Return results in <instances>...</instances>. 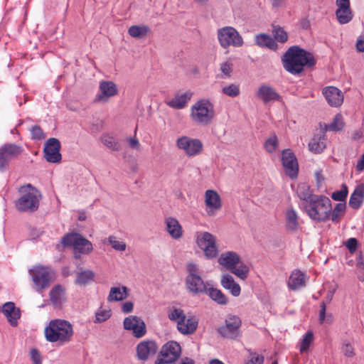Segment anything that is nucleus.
Returning a JSON list of instances; mask_svg holds the SVG:
<instances>
[{
	"label": "nucleus",
	"instance_id": "nucleus-52",
	"mask_svg": "<svg viewBox=\"0 0 364 364\" xmlns=\"http://www.w3.org/2000/svg\"><path fill=\"white\" fill-rule=\"evenodd\" d=\"M111 316L109 310H99L95 314V322L102 323L107 321Z\"/></svg>",
	"mask_w": 364,
	"mask_h": 364
},
{
	"label": "nucleus",
	"instance_id": "nucleus-60",
	"mask_svg": "<svg viewBox=\"0 0 364 364\" xmlns=\"http://www.w3.org/2000/svg\"><path fill=\"white\" fill-rule=\"evenodd\" d=\"M356 50L358 52L363 53L364 52V36H360L356 42L355 44Z\"/></svg>",
	"mask_w": 364,
	"mask_h": 364
},
{
	"label": "nucleus",
	"instance_id": "nucleus-42",
	"mask_svg": "<svg viewBox=\"0 0 364 364\" xmlns=\"http://www.w3.org/2000/svg\"><path fill=\"white\" fill-rule=\"evenodd\" d=\"M336 18L341 24H346L350 22L353 18V13L350 9L348 10H336Z\"/></svg>",
	"mask_w": 364,
	"mask_h": 364
},
{
	"label": "nucleus",
	"instance_id": "nucleus-24",
	"mask_svg": "<svg viewBox=\"0 0 364 364\" xmlns=\"http://www.w3.org/2000/svg\"><path fill=\"white\" fill-rule=\"evenodd\" d=\"M326 101L331 107H338L343 101V95L340 90L336 87H326L322 92Z\"/></svg>",
	"mask_w": 364,
	"mask_h": 364
},
{
	"label": "nucleus",
	"instance_id": "nucleus-48",
	"mask_svg": "<svg viewBox=\"0 0 364 364\" xmlns=\"http://www.w3.org/2000/svg\"><path fill=\"white\" fill-rule=\"evenodd\" d=\"M320 307L319 322L322 323L326 321L328 323H331L333 321V316L331 314H326V309L325 301H321Z\"/></svg>",
	"mask_w": 364,
	"mask_h": 364
},
{
	"label": "nucleus",
	"instance_id": "nucleus-15",
	"mask_svg": "<svg viewBox=\"0 0 364 364\" xmlns=\"http://www.w3.org/2000/svg\"><path fill=\"white\" fill-rule=\"evenodd\" d=\"M176 146L184 151L186 156L191 157L200 154L203 151V144L198 139L183 136L177 139Z\"/></svg>",
	"mask_w": 364,
	"mask_h": 364
},
{
	"label": "nucleus",
	"instance_id": "nucleus-23",
	"mask_svg": "<svg viewBox=\"0 0 364 364\" xmlns=\"http://www.w3.org/2000/svg\"><path fill=\"white\" fill-rule=\"evenodd\" d=\"M0 311L3 312L11 326H18V321L21 318V311L15 306L14 302L5 303L2 307H0Z\"/></svg>",
	"mask_w": 364,
	"mask_h": 364
},
{
	"label": "nucleus",
	"instance_id": "nucleus-39",
	"mask_svg": "<svg viewBox=\"0 0 364 364\" xmlns=\"http://www.w3.org/2000/svg\"><path fill=\"white\" fill-rule=\"evenodd\" d=\"M149 32V28L145 25L132 26L128 30L129 34L132 37L136 38H141L146 36Z\"/></svg>",
	"mask_w": 364,
	"mask_h": 364
},
{
	"label": "nucleus",
	"instance_id": "nucleus-36",
	"mask_svg": "<svg viewBox=\"0 0 364 364\" xmlns=\"http://www.w3.org/2000/svg\"><path fill=\"white\" fill-rule=\"evenodd\" d=\"M206 294L215 302L225 305L228 303L227 296L220 290L213 287H208Z\"/></svg>",
	"mask_w": 364,
	"mask_h": 364
},
{
	"label": "nucleus",
	"instance_id": "nucleus-51",
	"mask_svg": "<svg viewBox=\"0 0 364 364\" xmlns=\"http://www.w3.org/2000/svg\"><path fill=\"white\" fill-rule=\"evenodd\" d=\"M108 241L112 245V247L117 251H124L126 249V244L117 240L114 236H109Z\"/></svg>",
	"mask_w": 364,
	"mask_h": 364
},
{
	"label": "nucleus",
	"instance_id": "nucleus-59",
	"mask_svg": "<svg viewBox=\"0 0 364 364\" xmlns=\"http://www.w3.org/2000/svg\"><path fill=\"white\" fill-rule=\"evenodd\" d=\"M134 304L132 301H126L122 305V311L124 314H128L132 311Z\"/></svg>",
	"mask_w": 364,
	"mask_h": 364
},
{
	"label": "nucleus",
	"instance_id": "nucleus-1",
	"mask_svg": "<svg viewBox=\"0 0 364 364\" xmlns=\"http://www.w3.org/2000/svg\"><path fill=\"white\" fill-rule=\"evenodd\" d=\"M282 63L285 70L296 75H300L304 70V67L314 66L316 60L312 53L297 46H293L282 55Z\"/></svg>",
	"mask_w": 364,
	"mask_h": 364
},
{
	"label": "nucleus",
	"instance_id": "nucleus-20",
	"mask_svg": "<svg viewBox=\"0 0 364 364\" xmlns=\"http://www.w3.org/2000/svg\"><path fill=\"white\" fill-rule=\"evenodd\" d=\"M158 346L153 341H141L136 348V358L139 360L145 362L150 356L156 353Z\"/></svg>",
	"mask_w": 364,
	"mask_h": 364
},
{
	"label": "nucleus",
	"instance_id": "nucleus-27",
	"mask_svg": "<svg viewBox=\"0 0 364 364\" xmlns=\"http://www.w3.org/2000/svg\"><path fill=\"white\" fill-rule=\"evenodd\" d=\"M325 131L321 130L314 134L309 143V150L314 154L321 153L326 148Z\"/></svg>",
	"mask_w": 364,
	"mask_h": 364
},
{
	"label": "nucleus",
	"instance_id": "nucleus-30",
	"mask_svg": "<svg viewBox=\"0 0 364 364\" xmlns=\"http://www.w3.org/2000/svg\"><path fill=\"white\" fill-rule=\"evenodd\" d=\"M363 198L364 186H358L350 197L349 205L353 209H358L363 201Z\"/></svg>",
	"mask_w": 364,
	"mask_h": 364
},
{
	"label": "nucleus",
	"instance_id": "nucleus-41",
	"mask_svg": "<svg viewBox=\"0 0 364 364\" xmlns=\"http://www.w3.org/2000/svg\"><path fill=\"white\" fill-rule=\"evenodd\" d=\"M272 34L274 36V41H277L280 43H285L288 40L287 33L279 26H272Z\"/></svg>",
	"mask_w": 364,
	"mask_h": 364
},
{
	"label": "nucleus",
	"instance_id": "nucleus-18",
	"mask_svg": "<svg viewBox=\"0 0 364 364\" xmlns=\"http://www.w3.org/2000/svg\"><path fill=\"white\" fill-rule=\"evenodd\" d=\"M126 330L132 331L136 338H141L146 334V329L144 321L136 316H129L124 318L123 322Z\"/></svg>",
	"mask_w": 364,
	"mask_h": 364
},
{
	"label": "nucleus",
	"instance_id": "nucleus-64",
	"mask_svg": "<svg viewBox=\"0 0 364 364\" xmlns=\"http://www.w3.org/2000/svg\"><path fill=\"white\" fill-rule=\"evenodd\" d=\"M181 364H196L195 361L188 357L183 358L181 360Z\"/></svg>",
	"mask_w": 364,
	"mask_h": 364
},
{
	"label": "nucleus",
	"instance_id": "nucleus-44",
	"mask_svg": "<svg viewBox=\"0 0 364 364\" xmlns=\"http://www.w3.org/2000/svg\"><path fill=\"white\" fill-rule=\"evenodd\" d=\"M278 146V139L276 134L272 135L264 142V147L267 152L273 153Z\"/></svg>",
	"mask_w": 364,
	"mask_h": 364
},
{
	"label": "nucleus",
	"instance_id": "nucleus-7",
	"mask_svg": "<svg viewBox=\"0 0 364 364\" xmlns=\"http://www.w3.org/2000/svg\"><path fill=\"white\" fill-rule=\"evenodd\" d=\"M61 244L65 247L73 246L75 258H80L78 254H89L93 249L92 243L77 232L65 235L61 238Z\"/></svg>",
	"mask_w": 364,
	"mask_h": 364
},
{
	"label": "nucleus",
	"instance_id": "nucleus-35",
	"mask_svg": "<svg viewBox=\"0 0 364 364\" xmlns=\"http://www.w3.org/2000/svg\"><path fill=\"white\" fill-rule=\"evenodd\" d=\"M297 196L298 197L304 201V203H309L311 198L316 197L317 195L312 194L310 191V187L306 183H301L297 188Z\"/></svg>",
	"mask_w": 364,
	"mask_h": 364
},
{
	"label": "nucleus",
	"instance_id": "nucleus-22",
	"mask_svg": "<svg viewBox=\"0 0 364 364\" xmlns=\"http://www.w3.org/2000/svg\"><path fill=\"white\" fill-rule=\"evenodd\" d=\"M205 203L207 213L209 215L215 214V211L222 208V201L220 195L213 190H207L205 193Z\"/></svg>",
	"mask_w": 364,
	"mask_h": 364
},
{
	"label": "nucleus",
	"instance_id": "nucleus-58",
	"mask_svg": "<svg viewBox=\"0 0 364 364\" xmlns=\"http://www.w3.org/2000/svg\"><path fill=\"white\" fill-rule=\"evenodd\" d=\"M337 10H348L350 9L349 0H336Z\"/></svg>",
	"mask_w": 364,
	"mask_h": 364
},
{
	"label": "nucleus",
	"instance_id": "nucleus-2",
	"mask_svg": "<svg viewBox=\"0 0 364 364\" xmlns=\"http://www.w3.org/2000/svg\"><path fill=\"white\" fill-rule=\"evenodd\" d=\"M45 337L49 342H58L63 345L71 341L73 336V326L70 322L63 319H54L44 330Z\"/></svg>",
	"mask_w": 364,
	"mask_h": 364
},
{
	"label": "nucleus",
	"instance_id": "nucleus-29",
	"mask_svg": "<svg viewBox=\"0 0 364 364\" xmlns=\"http://www.w3.org/2000/svg\"><path fill=\"white\" fill-rule=\"evenodd\" d=\"M256 44L261 48H267L272 50L278 48V45L274 39L266 33H259L255 36Z\"/></svg>",
	"mask_w": 364,
	"mask_h": 364
},
{
	"label": "nucleus",
	"instance_id": "nucleus-54",
	"mask_svg": "<svg viewBox=\"0 0 364 364\" xmlns=\"http://www.w3.org/2000/svg\"><path fill=\"white\" fill-rule=\"evenodd\" d=\"M264 357L256 353H250V360L246 364H263Z\"/></svg>",
	"mask_w": 364,
	"mask_h": 364
},
{
	"label": "nucleus",
	"instance_id": "nucleus-40",
	"mask_svg": "<svg viewBox=\"0 0 364 364\" xmlns=\"http://www.w3.org/2000/svg\"><path fill=\"white\" fill-rule=\"evenodd\" d=\"M346 203H338L334 209L332 210L330 215V218L331 220L334 223L338 222L341 217L344 215L346 210Z\"/></svg>",
	"mask_w": 364,
	"mask_h": 364
},
{
	"label": "nucleus",
	"instance_id": "nucleus-43",
	"mask_svg": "<svg viewBox=\"0 0 364 364\" xmlns=\"http://www.w3.org/2000/svg\"><path fill=\"white\" fill-rule=\"evenodd\" d=\"M343 127V122L342 121V117L340 114H336L333 119V121L328 125H326V130L330 131H339Z\"/></svg>",
	"mask_w": 364,
	"mask_h": 364
},
{
	"label": "nucleus",
	"instance_id": "nucleus-38",
	"mask_svg": "<svg viewBox=\"0 0 364 364\" xmlns=\"http://www.w3.org/2000/svg\"><path fill=\"white\" fill-rule=\"evenodd\" d=\"M287 218V228L291 231H294L297 229L298 216L296 211L293 208H289L286 213Z\"/></svg>",
	"mask_w": 364,
	"mask_h": 364
},
{
	"label": "nucleus",
	"instance_id": "nucleus-37",
	"mask_svg": "<svg viewBox=\"0 0 364 364\" xmlns=\"http://www.w3.org/2000/svg\"><path fill=\"white\" fill-rule=\"evenodd\" d=\"M95 272L92 270H84L77 273L75 283L78 285H86L93 281Z\"/></svg>",
	"mask_w": 364,
	"mask_h": 364
},
{
	"label": "nucleus",
	"instance_id": "nucleus-19",
	"mask_svg": "<svg viewBox=\"0 0 364 364\" xmlns=\"http://www.w3.org/2000/svg\"><path fill=\"white\" fill-rule=\"evenodd\" d=\"M118 89L114 82L109 80H103L100 82L99 93L95 98V102L105 103L108 100L117 95Z\"/></svg>",
	"mask_w": 364,
	"mask_h": 364
},
{
	"label": "nucleus",
	"instance_id": "nucleus-5",
	"mask_svg": "<svg viewBox=\"0 0 364 364\" xmlns=\"http://www.w3.org/2000/svg\"><path fill=\"white\" fill-rule=\"evenodd\" d=\"M170 321L177 323V330L183 335L193 334L197 329L198 320L192 316L186 318L183 309L173 307L168 313Z\"/></svg>",
	"mask_w": 364,
	"mask_h": 364
},
{
	"label": "nucleus",
	"instance_id": "nucleus-3",
	"mask_svg": "<svg viewBox=\"0 0 364 364\" xmlns=\"http://www.w3.org/2000/svg\"><path fill=\"white\" fill-rule=\"evenodd\" d=\"M304 208L307 215L314 220L326 221L330 218L331 202L324 196H316L311 198L309 203H304Z\"/></svg>",
	"mask_w": 364,
	"mask_h": 364
},
{
	"label": "nucleus",
	"instance_id": "nucleus-28",
	"mask_svg": "<svg viewBox=\"0 0 364 364\" xmlns=\"http://www.w3.org/2000/svg\"><path fill=\"white\" fill-rule=\"evenodd\" d=\"M192 94L190 92H186L182 94H176L175 97L168 100L166 104L170 107L180 109L186 107L188 101L191 98Z\"/></svg>",
	"mask_w": 364,
	"mask_h": 364
},
{
	"label": "nucleus",
	"instance_id": "nucleus-63",
	"mask_svg": "<svg viewBox=\"0 0 364 364\" xmlns=\"http://www.w3.org/2000/svg\"><path fill=\"white\" fill-rule=\"evenodd\" d=\"M356 169L358 171H362L364 169V154L361 156L360 159L358 160L356 165Z\"/></svg>",
	"mask_w": 364,
	"mask_h": 364
},
{
	"label": "nucleus",
	"instance_id": "nucleus-25",
	"mask_svg": "<svg viewBox=\"0 0 364 364\" xmlns=\"http://www.w3.org/2000/svg\"><path fill=\"white\" fill-rule=\"evenodd\" d=\"M257 97L264 104H267L271 101H279L281 100V96L276 90L267 85L259 86L257 92Z\"/></svg>",
	"mask_w": 364,
	"mask_h": 364
},
{
	"label": "nucleus",
	"instance_id": "nucleus-34",
	"mask_svg": "<svg viewBox=\"0 0 364 364\" xmlns=\"http://www.w3.org/2000/svg\"><path fill=\"white\" fill-rule=\"evenodd\" d=\"M128 288L125 286L120 287H112L107 297L109 301H122L127 296Z\"/></svg>",
	"mask_w": 364,
	"mask_h": 364
},
{
	"label": "nucleus",
	"instance_id": "nucleus-4",
	"mask_svg": "<svg viewBox=\"0 0 364 364\" xmlns=\"http://www.w3.org/2000/svg\"><path fill=\"white\" fill-rule=\"evenodd\" d=\"M215 116L213 105L206 99L197 101L191 108L192 120L200 125L210 124Z\"/></svg>",
	"mask_w": 364,
	"mask_h": 364
},
{
	"label": "nucleus",
	"instance_id": "nucleus-53",
	"mask_svg": "<svg viewBox=\"0 0 364 364\" xmlns=\"http://www.w3.org/2000/svg\"><path fill=\"white\" fill-rule=\"evenodd\" d=\"M220 70L225 75L230 77L232 72V64L228 61L221 63Z\"/></svg>",
	"mask_w": 364,
	"mask_h": 364
},
{
	"label": "nucleus",
	"instance_id": "nucleus-10",
	"mask_svg": "<svg viewBox=\"0 0 364 364\" xmlns=\"http://www.w3.org/2000/svg\"><path fill=\"white\" fill-rule=\"evenodd\" d=\"M220 46L224 49L230 46L240 48L243 46L244 41L239 32L232 26H224L217 31Z\"/></svg>",
	"mask_w": 364,
	"mask_h": 364
},
{
	"label": "nucleus",
	"instance_id": "nucleus-21",
	"mask_svg": "<svg viewBox=\"0 0 364 364\" xmlns=\"http://www.w3.org/2000/svg\"><path fill=\"white\" fill-rule=\"evenodd\" d=\"M181 354V348L180 345L177 342L172 341L167 342L162 346L159 355L174 363L179 358Z\"/></svg>",
	"mask_w": 364,
	"mask_h": 364
},
{
	"label": "nucleus",
	"instance_id": "nucleus-11",
	"mask_svg": "<svg viewBox=\"0 0 364 364\" xmlns=\"http://www.w3.org/2000/svg\"><path fill=\"white\" fill-rule=\"evenodd\" d=\"M188 274L186 279V284L188 289L193 294L207 292L209 287L208 283H205L199 275V270L196 264H188L187 266Z\"/></svg>",
	"mask_w": 364,
	"mask_h": 364
},
{
	"label": "nucleus",
	"instance_id": "nucleus-46",
	"mask_svg": "<svg viewBox=\"0 0 364 364\" xmlns=\"http://www.w3.org/2000/svg\"><path fill=\"white\" fill-rule=\"evenodd\" d=\"M314 335L311 331H308L304 336L301 346H300V352L304 353L308 350L309 346L313 341Z\"/></svg>",
	"mask_w": 364,
	"mask_h": 364
},
{
	"label": "nucleus",
	"instance_id": "nucleus-31",
	"mask_svg": "<svg viewBox=\"0 0 364 364\" xmlns=\"http://www.w3.org/2000/svg\"><path fill=\"white\" fill-rule=\"evenodd\" d=\"M288 286L289 289L296 290L305 286V275L301 271H294L289 279Z\"/></svg>",
	"mask_w": 364,
	"mask_h": 364
},
{
	"label": "nucleus",
	"instance_id": "nucleus-56",
	"mask_svg": "<svg viewBox=\"0 0 364 364\" xmlns=\"http://www.w3.org/2000/svg\"><path fill=\"white\" fill-rule=\"evenodd\" d=\"M358 240L354 237L349 238L346 242V246L350 252H354L356 250Z\"/></svg>",
	"mask_w": 364,
	"mask_h": 364
},
{
	"label": "nucleus",
	"instance_id": "nucleus-14",
	"mask_svg": "<svg viewBox=\"0 0 364 364\" xmlns=\"http://www.w3.org/2000/svg\"><path fill=\"white\" fill-rule=\"evenodd\" d=\"M196 243L203 250L206 257L213 259L217 257L218 250L216 246V238L208 232L197 234Z\"/></svg>",
	"mask_w": 364,
	"mask_h": 364
},
{
	"label": "nucleus",
	"instance_id": "nucleus-26",
	"mask_svg": "<svg viewBox=\"0 0 364 364\" xmlns=\"http://www.w3.org/2000/svg\"><path fill=\"white\" fill-rule=\"evenodd\" d=\"M165 224L166 231L173 239L178 240L183 236L182 226L176 218H166Z\"/></svg>",
	"mask_w": 364,
	"mask_h": 364
},
{
	"label": "nucleus",
	"instance_id": "nucleus-62",
	"mask_svg": "<svg viewBox=\"0 0 364 364\" xmlns=\"http://www.w3.org/2000/svg\"><path fill=\"white\" fill-rule=\"evenodd\" d=\"M173 363L171 361L167 360V359H165L164 357H162L161 355H158L154 364H173Z\"/></svg>",
	"mask_w": 364,
	"mask_h": 364
},
{
	"label": "nucleus",
	"instance_id": "nucleus-12",
	"mask_svg": "<svg viewBox=\"0 0 364 364\" xmlns=\"http://www.w3.org/2000/svg\"><path fill=\"white\" fill-rule=\"evenodd\" d=\"M23 151L20 145L6 143L0 147V172H5L9 168L12 160L17 159Z\"/></svg>",
	"mask_w": 364,
	"mask_h": 364
},
{
	"label": "nucleus",
	"instance_id": "nucleus-50",
	"mask_svg": "<svg viewBox=\"0 0 364 364\" xmlns=\"http://www.w3.org/2000/svg\"><path fill=\"white\" fill-rule=\"evenodd\" d=\"M30 131L33 139L39 141L45 139L46 137L43 129L38 125L33 126Z\"/></svg>",
	"mask_w": 364,
	"mask_h": 364
},
{
	"label": "nucleus",
	"instance_id": "nucleus-6",
	"mask_svg": "<svg viewBox=\"0 0 364 364\" xmlns=\"http://www.w3.org/2000/svg\"><path fill=\"white\" fill-rule=\"evenodd\" d=\"M218 262L239 278L244 279L247 277L249 268L241 261L240 256L236 252L229 251L222 253L218 259Z\"/></svg>",
	"mask_w": 364,
	"mask_h": 364
},
{
	"label": "nucleus",
	"instance_id": "nucleus-49",
	"mask_svg": "<svg viewBox=\"0 0 364 364\" xmlns=\"http://www.w3.org/2000/svg\"><path fill=\"white\" fill-rule=\"evenodd\" d=\"M348 196V188L346 185L342 186V188L339 191H334L331 198L333 200L336 201H345Z\"/></svg>",
	"mask_w": 364,
	"mask_h": 364
},
{
	"label": "nucleus",
	"instance_id": "nucleus-17",
	"mask_svg": "<svg viewBox=\"0 0 364 364\" xmlns=\"http://www.w3.org/2000/svg\"><path fill=\"white\" fill-rule=\"evenodd\" d=\"M282 162L286 174L291 178L298 176L299 165L294 154L289 149L282 153Z\"/></svg>",
	"mask_w": 364,
	"mask_h": 364
},
{
	"label": "nucleus",
	"instance_id": "nucleus-57",
	"mask_svg": "<svg viewBox=\"0 0 364 364\" xmlns=\"http://www.w3.org/2000/svg\"><path fill=\"white\" fill-rule=\"evenodd\" d=\"M31 355L34 364H41V356L38 350L32 349L31 351Z\"/></svg>",
	"mask_w": 364,
	"mask_h": 364
},
{
	"label": "nucleus",
	"instance_id": "nucleus-32",
	"mask_svg": "<svg viewBox=\"0 0 364 364\" xmlns=\"http://www.w3.org/2000/svg\"><path fill=\"white\" fill-rule=\"evenodd\" d=\"M222 286L227 289H230L234 296H237L240 294V287L235 283L233 277L230 274L223 275L221 279Z\"/></svg>",
	"mask_w": 364,
	"mask_h": 364
},
{
	"label": "nucleus",
	"instance_id": "nucleus-33",
	"mask_svg": "<svg viewBox=\"0 0 364 364\" xmlns=\"http://www.w3.org/2000/svg\"><path fill=\"white\" fill-rule=\"evenodd\" d=\"M65 289L60 284L55 285L49 292L50 300L53 306H60Z\"/></svg>",
	"mask_w": 364,
	"mask_h": 364
},
{
	"label": "nucleus",
	"instance_id": "nucleus-47",
	"mask_svg": "<svg viewBox=\"0 0 364 364\" xmlns=\"http://www.w3.org/2000/svg\"><path fill=\"white\" fill-rule=\"evenodd\" d=\"M222 92L229 97H235L240 94V87L237 85L230 84L228 86L223 87Z\"/></svg>",
	"mask_w": 364,
	"mask_h": 364
},
{
	"label": "nucleus",
	"instance_id": "nucleus-13",
	"mask_svg": "<svg viewBox=\"0 0 364 364\" xmlns=\"http://www.w3.org/2000/svg\"><path fill=\"white\" fill-rule=\"evenodd\" d=\"M241 319L237 316H230L225 321V324L217 329L218 333L223 338L227 339H236L240 336Z\"/></svg>",
	"mask_w": 364,
	"mask_h": 364
},
{
	"label": "nucleus",
	"instance_id": "nucleus-45",
	"mask_svg": "<svg viewBox=\"0 0 364 364\" xmlns=\"http://www.w3.org/2000/svg\"><path fill=\"white\" fill-rule=\"evenodd\" d=\"M102 142L108 148L113 151H118L120 149V146L116 140L109 135L103 136L102 137Z\"/></svg>",
	"mask_w": 364,
	"mask_h": 364
},
{
	"label": "nucleus",
	"instance_id": "nucleus-8",
	"mask_svg": "<svg viewBox=\"0 0 364 364\" xmlns=\"http://www.w3.org/2000/svg\"><path fill=\"white\" fill-rule=\"evenodd\" d=\"M29 274L38 292L48 288L55 277V272L51 268L43 265L34 266L29 269Z\"/></svg>",
	"mask_w": 364,
	"mask_h": 364
},
{
	"label": "nucleus",
	"instance_id": "nucleus-9",
	"mask_svg": "<svg viewBox=\"0 0 364 364\" xmlns=\"http://www.w3.org/2000/svg\"><path fill=\"white\" fill-rule=\"evenodd\" d=\"M41 193L31 184L25 187V191L16 202V208L22 212H34L39 206Z\"/></svg>",
	"mask_w": 364,
	"mask_h": 364
},
{
	"label": "nucleus",
	"instance_id": "nucleus-61",
	"mask_svg": "<svg viewBox=\"0 0 364 364\" xmlns=\"http://www.w3.org/2000/svg\"><path fill=\"white\" fill-rule=\"evenodd\" d=\"M129 144L131 148L138 150L140 147V144L136 138L129 139Z\"/></svg>",
	"mask_w": 364,
	"mask_h": 364
},
{
	"label": "nucleus",
	"instance_id": "nucleus-16",
	"mask_svg": "<svg viewBox=\"0 0 364 364\" xmlns=\"http://www.w3.org/2000/svg\"><path fill=\"white\" fill-rule=\"evenodd\" d=\"M61 148L60 141L56 138L48 139L44 144V158L49 163H59L62 156L60 152Z\"/></svg>",
	"mask_w": 364,
	"mask_h": 364
},
{
	"label": "nucleus",
	"instance_id": "nucleus-55",
	"mask_svg": "<svg viewBox=\"0 0 364 364\" xmlns=\"http://www.w3.org/2000/svg\"><path fill=\"white\" fill-rule=\"evenodd\" d=\"M342 351L347 357H353L354 355V349L349 343H345L343 345Z\"/></svg>",
	"mask_w": 364,
	"mask_h": 364
}]
</instances>
